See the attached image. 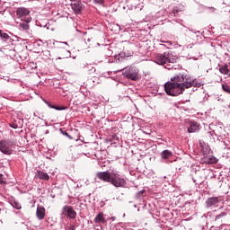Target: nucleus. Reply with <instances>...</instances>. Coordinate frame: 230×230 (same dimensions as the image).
Here are the masks:
<instances>
[{
	"label": "nucleus",
	"mask_w": 230,
	"mask_h": 230,
	"mask_svg": "<svg viewBox=\"0 0 230 230\" xmlns=\"http://www.w3.org/2000/svg\"><path fill=\"white\" fill-rule=\"evenodd\" d=\"M4 178L3 177V174L0 173V184H5Z\"/></svg>",
	"instance_id": "25"
},
{
	"label": "nucleus",
	"mask_w": 230,
	"mask_h": 230,
	"mask_svg": "<svg viewBox=\"0 0 230 230\" xmlns=\"http://www.w3.org/2000/svg\"><path fill=\"white\" fill-rule=\"evenodd\" d=\"M63 209L64 213L66 214V217H68V218H71L72 220H74V218H76V211H75L73 207L65 206Z\"/></svg>",
	"instance_id": "8"
},
{
	"label": "nucleus",
	"mask_w": 230,
	"mask_h": 230,
	"mask_svg": "<svg viewBox=\"0 0 230 230\" xmlns=\"http://www.w3.org/2000/svg\"><path fill=\"white\" fill-rule=\"evenodd\" d=\"M12 206H13V208H15V209H21V205H20V203L19 202H17V201H13V203H12Z\"/></svg>",
	"instance_id": "23"
},
{
	"label": "nucleus",
	"mask_w": 230,
	"mask_h": 230,
	"mask_svg": "<svg viewBox=\"0 0 230 230\" xmlns=\"http://www.w3.org/2000/svg\"><path fill=\"white\" fill-rule=\"evenodd\" d=\"M13 142L12 140H1L0 141V152L4 155H12L13 154Z\"/></svg>",
	"instance_id": "4"
},
{
	"label": "nucleus",
	"mask_w": 230,
	"mask_h": 230,
	"mask_svg": "<svg viewBox=\"0 0 230 230\" xmlns=\"http://www.w3.org/2000/svg\"><path fill=\"white\" fill-rule=\"evenodd\" d=\"M219 200L217 197L208 198L206 201L207 208H212V206H217Z\"/></svg>",
	"instance_id": "12"
},
{
	"label": "nucleus",
	"mask_w": 230,
	"mask_h": 230,
	"mask_svg": "<svg viewBox=\"0 0 230 230\" xmlns=\"http://www.w3.org/2000/svg\"><path fill=\"white\" fill-rule=\"evenodd\" d=\"M0 37L1 39H4V40H8V39H10V35H8V33L3 32V31L0 32Z\"/></svg>",
	"instance_id": "20"
},
{
	"label": "nucleus",
	"mask_w": 230,
	"mask_h": 230,
	"mask_svg": "<svg viewBox=\"0 0 230 230\" xmlns=\"http://www.w3.org/2000/svg\"><path fill=\"white\" fill-rule=\"evenodd\" d=\"M52 109H56V111H62V108H60V107L52 106Z\"/></svg>",
	"instance_id": "27"
},
{
	"label": "nucleus",
	"mask_w": 230,
	"mask_h": 230,
	"mask_svg": "<svg viewBox=\"0 0 230 230\" xmlns=\"http://www.w3.org/2000/svg\"><path fill=\"white\" fill-rule=\"evenodd\" d=\"M191 87H202V83L191 79L190 76H184L182 74H178L171 78V82L165 83L164 91L168 96H179V94H182L186 89Z\"/></svg>",
	"instance_id": "1"
},
{
	"label": "nucleus",
	"mask_w": 230,
	"mask_h": 230,
	"mask_svg": "<svg viewBox=\"0 0 230 230\" xmlns=\"http://www.w3.org/2000/svg\"><path fill=\"white\" fill-rule=\"evenodd\" d=\"M12 128H19V126L17 124H11Z\"/></svg>",
	"instance_id": "26"
},
{
	"label": "nucleus",
	"mask_w": 230,
	"mask_h": 230,
	"mask_svg": "<svg viewBox=\"0 0 230 230\" xmlns=\"http://www.w3.org/2000/svg\"><path fill=\"white\" fill-rule=\"evenodd\" d=\"M96 177L103 182H111L112 179V172H99L96 173Z\"/></svg>",
	"instance_id": "7"
},
{
	"label": "nucleus",
	"mask_w": 230,
	"mask_h": 230,
	"mask_svg": "<svg viewBox=\"0 0 230 230\" xmlns=\"http://www.w3.org/2000/svg\"><path fill=\"white\" fill-rule=\"evenodd\" d=\"M35 177L36 179H40L41 181H48L49 179V175L42 171H37Z\"/></svg>",
	"instance_id": "15"
},
{
	"label": "nucleus",
	"mask_w": 230,
	"mask_h": 230,
	"mask_svg": "<svg viewBox=\"0 0 230 230\" xmlns=\"http://www.w3.org/2000/svg\"><path fill=\"white\" fill-rule=\"evenodd\" d=\"M226 216H227V213L222 212L221 214L216 216L215 221L218 222V221H220V218H224V217H226Z\"/></svg>",
	"instance_id": "19"
},
{
	"label": "nucleus",
	"mask_w": 230,
	"mask_h": 230,
	"mask_svg": "<svg viewBox=\"0 0 230 230\" xmlns=\"http://www.w3.org/2000/svg\"><path fill=\"white\" fill-rule=\"evenodd\" d=\"M16 15L19 19H22V17H26V15H30V10L25 7H19L16 10Z\"/></svg>",
	"instance_id": "10"
},
{
	"label": "nucleus",
	"mask_w": 230,
	"mask_h": 230,
	"mask_svg": "<svg viewBox=\"0 0 230 230\" xmlns=\"http://www.w3.org/2000/svg\"><path fill=\"white\" fill-rule=\"evenodd\" d=\"M95 224H107V219L103 217V212H100L94 218Z\"/></svg>",
	"instance_id": "14"
},
{
	"label": "nucleus",
	"mask_w": 230,
	"mask_h": 230,
	"mask_svg": "<svg viewBox=\"0 0 230 230\" xmlns=\"http://www.w3.org/2000/svg\"><path fill=\"white\" fill-rule=\"evenodd\" d=\"M66 136H68V137H69V134L66 133Z\"/></svg>",
	"instance_id": "30"
},
{
	"label": "nucleus",
	"mask_w": 230,
	"mask_h": 230,
	"mask_svg": "<svg viewBox=\"0 0 230 230\" xmlns=\"http://www.w3.org/2000/svg\"><path fill=\"white\" fill-rule=\"evenodd\" d=\"M217 163H218V160L215 157H210L209 161H208V164H217Z\"/></svg>",
	"instance_id": "22"
},
{
	"label": "nucleus",
	"mask_w": 230,
	"mask_h": 230,
	"mask_svg": "<svg viewBox=\"0 0 230 230\" xmlns=\"http://www.w3.org/2000/svg\"><path fill=\"white\" fill-rule=\"evenodd\" d=\"M28 22H31V18H28L26 22L20 23L19 30L22 31H28V30H30V24H28Z\"/></svg>",
	"instance_id": "13"
},
{
	"label": "nucleus",
	"mask_w": 230,
	"mask_h": 230,
	"mask_svg": "<svg viewBox=\"0 0 230 230\" xmlns=\"http://www.w3.org/2000/svg\"><path fill=\"white\" fill-rule=\"evenodd\" d=\"M229 76H230V70H229Z\"/></svg>",
	"instance_id": "31"
},
{
	"label": "nucleus",
	"mask_w": 230,
	"mask_h": 230,
	"mask_svg": "<svg viewBox=\"0 0 230 230\" xmlns=\"http://www.w3.org/2000/svg\"><path fill=\"white\" fill-rule=\"evenodd\" d=\"M189 125H190V127L188 128L189 134H193L200 130V124H199L197 121H190Z\"/></svg>",
	"instance_id": "9"
},
{
	"label": "nucleus",
	"mask_w": 230,
	"mask_h": 230,
	"mask_svg": "<svg viewBox=\"0 0 230 230\" xmlns=\"http://www.w3.org/2000/svg\"><path fill=\"white\" fill-rule=\"evenodd\" d=\"M219 71H220V73H222V75H228V76H229V68H227V65H224L223 66H221L220 68H219Z\"/></svg>",
	"instance_id": "17"
},
{
	"label": "nucleus",
	"mask_w": 230,
	"mask_h": 230,
	"mask_svg": "<svg viewBox=\"0 0 230 230\" xmlns=\"http://www.w3.org/2000/svg\"><path fill=\"white\" fill-rule=\"evenodd\" d=\"M115 188H127V180L118 172H112L110 181Z\"/></svg>",
	"instance_id": "3"
},
{
	"label": "nucleus",
	"mask_w": 230,
	"mask_h": 230,
	"mask_svg": "<svg viewBox=\"0 0 230 230\" xmlns=\"http://www.w3.org/2000/svg\"><path fill=\"white\" fill-rule=\"evenodd\" d=\"M155 62L158 66H164L165 69H173L172 64L179 62V57L173 56L170 52H164V54H156Z\"/></svg>",
	"instance_id": "2"
},
{
	"label": "nucleus",
	"mask_w": 230,
	"mask_h": 230,
	"mask_svg": "<svg viewBox=\"0 0 230 230\" xmlns=\"http://www.w3.org/2000/svg\"><path fill=\"white\" fill-rule=\"evenodd\" d=\"M72 2L70 4L73 12L75 13V15H79V13H82V10H84V4L80 0H69ZM76 1L75 3H73Z\"/></svg>",
	"instance_id": "5"
},
{
	"label": "nucleus",
	"mask_w": 230,
	"mask_h": 230,
	"mask_svg": "<svg viewBox=\"0 0 230 230\" xmlns=\"http://www.w3.org/2000/svg\"><path fill=\"white\" fill-rule=\"evenodd\" d=\"M139 72L136 68H128L124 72V75L126 78H128L129 80L136 81L139 76L137 75Z\"/></svg>",
	"instance_id": "6"
},
{
	"label": "nucleus",
	"mask_w": 230,
	"mask_h": 230,
	"mask_svg": "<svg viewBox=\"0 0 230 230\" xmlns=\"http://www.w3.org/2000/svg\"><path fill=\"white\" fill-rule=\"evenodd\" d=\"M179 12H181V10H179V8H177V7L173 8L172 13H173L174 17H175V15H177V13H179Z\"/></svg>",
	"instance_id": "24"
},
{
	"label": "nucleus",
	"mask_w": 230,
	"mask_h": 230,
	"mask_svg": "<svg viewBox=\"0 0 230 230\" xmlns=\"http://www.w3.org/2000/svg\"><path fill=\"white\" fill-rule=\"evenodd\" d=\"M36 217L38 220H44V217H46V208L41 206H38L36 210Z\"/></svg>",
	"instance_id": "11"
},
{
	"label": "nucleus",
	"mask_w": 230,
	"mask_h": 230,
	"mask_svg": "<svg viewBox=\"0 0 230 230\" xmlns=\"http://www.w3.org/2000/svg\"><path fill=\"white\" fill-rule=\"evenodd\" d=\"M222 89L225 93H227L228 94H230V84L227 83H225L222 84Z\"/></svg>",
	"instance_id": "18"
},
{
	"label": "nucleus",
	"mask_w": 230,
	"mask_h": 230,
	"mask_svg": "<svg viewBox=\"0 0 230 230\" xmlns=\"http://www.w3.org/2000/svg\"><path fill=\"white\" fill-rule=\"evenodd\" d=\"M139 193H143V192H139Z\"/></svg>",
	"instance_id": "32"
},
{
	"label": "nucleus",
	"mask_w": 230,
	"mask_h": 230,
	"mask_svg": "<svg viewBox=\"0 0 230 230\" xmlns=\"http://www.w3.org/2000/svg\"><path fill=\"white\" fill-rule=\"evenodd\" d=\"M172 155H173V153H172V151H170V150H164L161 153L162 159H170V157H172Z\"/></svg>",
	"instance_id": "16"
},
{
	"label": "nucleus",
	"mask_w": 230,
	"mask_h": 230,
	"mask_svg": "<svg viewBox=\"0 0 230 230\" xmlns=\"http://www.w3.org/2000/svg\"><path fill=\"white\" fill-rule=\"evenodd\" d=\"M71 230H76V226H75L74 225L70 226Z\"/></svg>",
	"instance_id": "28"
},
{
	"label": "nucleus",
	"mask_w": 230,
	"mask_h": 230,
	"mask_svg": "<svg viewBox=\"0 0 230 230\" xmlns=\"http://www.w3.org/2000/svg\"><path fill=\"white\" fill-rule=\"evenodd\" d=\"M94 4H99L100 6H103L105 4V0H93Z\"/></svg>",
	"instance_id": "21"
},
{
	"label": "nucleus",
	"mask_w": 230,
	"mask_h": 230,
	"mask_svg": "<svg viewBox=\"0 0 230 230\" xmlns=\"http://www.w3.org/2000/svg\"><path fill=\"white\" fill-rule=\"evenodd\" d=\"M119 56H120V57H123V53H120Z\"/></svg>",
	"instance_id": "29"
}]
</instances>
